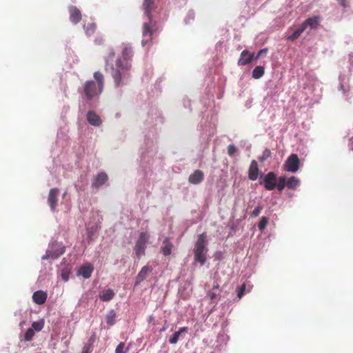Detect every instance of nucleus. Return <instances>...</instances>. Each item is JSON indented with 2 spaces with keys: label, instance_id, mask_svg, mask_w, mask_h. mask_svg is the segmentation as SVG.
Wrapping results in <instances>:
<instances>
[{
  "label": "nucleus",
  "instance_id": "f8f14e48",
  "mask_svg": "<svg viewBox=\"0 0 353 353\" xmlns=\"http://www.w3.org/2000/svg\"><path fill=\"white\" fill-rule=\"evenodd\" d=\"M259 176V165L255 160H252L250 163L248 170V178L251 181H255Z\"/></svg>",
  "mask_w": 353,
  "mask_h": 353
},
{
  "label": "nucleus",
  "instance_id": "b1692460",
  "mask_svg": "<svg viewBox=\"0 0 353 353\" xmlns=\"http://www.w3.org/2000/svg\"><path fill=\"white\" fill-rule=\"evenodd\" d=\"M219 290V285L214 286L213 289L210 291H209L208 295L212 302H216L220 297L219 292L217 291Z\"/></svg>",
  "mask_w": 353,
  "mask_h": 353
},
{
  "label": "nucleus",
  "instance_id": "bb28decb",
  "mask_svg": "<svg viewBox=\"0 0 353 353\" xmlns=\"http://www.w3.org/2000/svg\"><path fill=\"white\" fill-rule=\"evenodd\" d=\"M115 318H116V313H115V312L113 310H110L108 312V314L106 315V316H105L106 323L109 325H114L115 323H116Z\"/></svg>",
  "mask_w": 353,
  "mask_h": 353
},
{
  "label": "nucleus",
  "instance_id": "c756f323",
  "mask_svg": "<svg viewBox=\"0 0 353 353\" xmlns=\"http://www.w3.org/2000/svg\"><path fill=\"white\" fill-rule=\"evenodd\" d=\"M286 186V179L285 176H281L279 179V182L276 183V187L279 191H282Z\"/></svg>",
  "mask_w": 353,
  "mask_h": 353
},
{
  "label": "nucleus",
  "instance_id": "0eeeda50",
  "mask_svg": "<svg viewBox=\"0 0 353 353\" xmlns=\"http://www.w3.org/2000/svg\"><path fill=\"white\" fill-rule=\"evenodd\" d=\"M59 190L58 188H52L50 190L48 196V203L52 212H54L58 203V195Z\"/></svg>",
  "mask_w": 353,
  "mask_h": 353
},
{
  "label": "nucleus",
  "instance_id": "a211bd4d",
  "mask_svg": "<svg viewBox=\"0 0 353 353\" xmlns=\"http://www.w3.org/2000/svg\"><path fill=\"white\" fill-rule=\"evenodd\" d=\"M47 296L46 292L42 290H38L33 294L32 300L35 303L42 305L46 301Z\"/></svg>",
  "mask_w": 353,
  "mask_h": 353
},
{
  "label": "nucleus",
  "instance_id": "58836bf2",
  "mask_svg": "<svg viewBox=\"0 0 353 353\" xmlns=\"http://www.w3.org/2000/svg\"><path fill=\"white\" fill-rule=\"evenodd\" d=\"M104 42V39L101 36H99L97 37L95 39H94V43L97 44V45H101L103 44Z\"/></svg>",
  "mask_w": 353,
  "mask_h": 353
},
{
  "label": "nucleus",
  "instance_id": "ea45409f",
  "mask_svg": "<svg viewBox=\"0 0 353 353\" xmlns=\"http://www.w3.org/2000/svg\"><path fill=\"white\" fill-rule=\"evenodd\" d=\"M268 52V49L263 48L259 50V52L257 54L256 58H260L261 57L265 55Z\"/></svg>",
  "mask_w": 353,
  "mask_h": 353
},
{
  "label": "nucleus",
  "instance_id": "4be33fe9",
  "mask_svg": "<svg viewBox=\"0 0 353 353\" xmlns=\"http://www.w3.org/2000/svg\"><path fill=\"white\" fill-rule=\"evenodd\" d=\"M188 330L187 327H183L179 329V331L176 332L172 337L170 338L169 342L171 344H175L179 341V336L182 333L187 332Z\"/></svg>",
  "mask_w": 353,
  "mask_h": 353
},
{
  "label": "nucleus",
  "instance_id": "9b49d317",
  "mask_svg": "<svg viewBox=\"0 0 353 353\" xmlns=\"http://www.w3.org/2000/svg\"><path fill=\"white\" fill-rule=\"evenodd\" d=\"M70 20L73 24L78 23L81 20V11L74 6L69 7Z\"/></svg>",
  "mask_w": 353,
  "mask_h": 353
},
{
  "label": "nucleus",
  "instance_id": "20e7f679",
  "mask_svg": "<svg viewBox=\"0 0 353 353\" xmlns=\"http://www.w3.org/2000/svg\"><path fill=\"white\" fill-rule=\"evenodd\" d=\"M206 244L205 234L204 233L199 234L194 246V254L195 261L199 262L201 265H203L206 261L205 254L208 252Z\"/></svg>",
  "mask_w": 353,
  "mask_h": 353
},
{
  "label": "nucleus",
  "instance_id": "6ab92c4d",
  "mask_svg": "<svg viewBox=\"0 0 353 353\" xmlns=\"http://www.w3.org/2000/svg\"><path fill=\"white\" fill-rule=\"evenodd\" d=\"M87 119L90 124L94 126H99L101 124V120L99 115L93 111H89L87 114Z\"/></svg>",
  "mask_w": 353,
  "mask_h": 353
},
{
  "label": "nucleus",
  "instance_id": "9d476101",
  "mask_svg": "<svg viewBox=\"0 0 353 353\" xmlns=\"http://www.w3.org/2000/svg\"><path fill=\"white\" fill-rule=\"evenodd\" d=\"M152 268L151 267L148 265L143 266L136 277L135 285H139L140 283L144 281L152 272Z\"/></svg>",
  "mask_w": 353,
  "mask_h": 353
},
{
  "label": "nucleus",
  "instance_id": "cd10ccee",
  "mask_svg": "<svg viewBox=\"0 0 353 353\" xmlns=\"http://www.w3.org/2000/svg\"><path fill=\"white\" fill-rule=\"evenodd\" d=\"M264 74V68L263 66H256L252 71V77L259 79Z\"/></svg>",
  "mask_w": 353,
  "mask_h": 353
},
{
  "label": "nucleus",
  "instance_id": "4468645a",
  "mask_svg": "<svg viewBox=\"0 0 353 353\" xmlns=\"http://www.w3.org/2000/svg\"><path fill=\"white\" fill-rule=\"evenodd\" d=\"M174 245L170 241V239L166 237L163 241V244L161 247V252L165 256H168L171 254Z\"/></svg>",
  "mask_w": 353,
  "mask_h": 353
},
{
  "label": "nucleus",
  "instance_id": "c85d7f7f",
  "mask_svg": "<svg viewBox=\"0 0 353 353\" xmlns=\"http://www.w3.org/2000/svg\"><path fill=\"white\" fill-rule=\"evenodd\" d=\"M44 327V321L43 319H41L37 321H34L32 323V327L34 331L39 332L41 331Z\"/></svg>",
  "mask_w": 353,
  "mask_h": 353
},
{
  "label": "nucleus",
  "instance_id": "7ed1b4c3",
  "mask_svg": "<svg viewBox=\"0 0 353 353\" xmlns=\"http://www.w3.org/2000/svg\"><path fill=\"white\" fill-rule=\"evenodd\" d=\"M93 76L97 83L94 81H87L84 85V93L88 100L100 94L103 89V74L100 72H95Z\"/></svg>",
  "mask_w": 353,
  "mask_h": 353
},
{
  "label": "nucleus",
  "instance_id": "e433bc0d",
  "mask_svg": "<svg viewBox=\"0 0 353 353\" xmlns=\"http://www.w3.org/2000/svg\"><path fill=\"white\" fill-rule=\"evenodd\" d=\"M236 152V148L234 145H230L228 147V153L230 156H233L234 154Z\"/></svg>",
  "mask_w": 353,
  "mask_h": 353
},
{
  "label": "nucleus",
  "instance_id": "72a5a7b5",
  "mask_svg": "<svg viewBox=\"0 0 353 353\" xmlns=\"http://www.w3.org/2000/svg\"><path fill=\"white\" fill-rule=\"evenodd\" d=\"M263 210L262 205H258L255 209L252 212L251 216L253 217H256L259 215L261 210Z\"/></svg>",
  "mask_w": 353,
  "mask_h": 353
},
{
  "label": "nucleus",
  "instance_id": "f3484780",
  "mask_svg": "<svg viewBox=\"0 0 353 353\" xmlns=\"http://www.w3.org/2000/svg\"><path fill=\"white\" fill-rule=\"evenodd\" d=\"M108 176L105 172H101L97 174L92 182V186L99 188L108 181Z\"/></svg>",
  "mask_w": 353,
  "mask_h": 353
},
{
  "label": "nucleus",
  "instance_id": "dca6fc26",
  "mask_svg": "<svg viewBox=\"0 0 353 353\" xmlns=\"http://www.w3.org/2000/svg\"><path fill=\"white\" fill-rule=\"evenodd\" d=\"M204 179L203 172L200 170H196L192 174L189 176L188 181L192 184H199Z\"/></svg>",
  "mask_w": 353,
  "mask_h": 353
},
{
  "label": "nucleus",
  "instance_id": "4c0bfd02",
  "mask_svg": "<svg viewBox=\"0 0 353 353\" xmlns=\"http://www.w3.org/2000/svg\"><path fill=\"white\" fill-rule=\"evenodd\" d=\"M96 341V334L94 333L93 334H92V336L90 337L87 344H90V345H94V343Z\"/></svg>",
  "mask_w": 353,
  "mask_h": 353
},
{
  "label": "nucleus",
  "instance_id": "7c9ffc66",
  "mask_svg": "<svg viewBox=\"0 0 353 353\" xmlns=\"http://www.w3.org/2000/svg\"><path fill=\"white\" fill-rule=\"evenodd\" d=\"M34 336V331L33 330L32 328H29L28 329V330L26 332L25 334H24V340L26 341H30L32 340L33 337Z\"/></svg>",
  "mask_w": 353,
  "mask_h": 353
},
{
  "label": "nucleus",
  "instance_id": "a19ab883",
  "mask_svg": "<svg viewBox=\"0 0 353 353\" xmlns=\"http://www.w3.org/2000/svg\"><path fill=\"white\" fill-rule=\"evenodd\" d=\"M339 1V3H340V5L345 8H347V0H337Z\"/></svg>",
  "mask_w": 353,
  "mask_h": 353
},
{
  "label": "nucleus",
  "instance_id": "6e6552de",
  "mask_svg": "<svg viewBox=\"0 0 353 353\" xmlns=\"http://www.w3.org/2000/svg\"><path fill=\"white\" fill-rule=\"evenodd\" d=\"M276 175L274 172H270L268 173L263 179L264 187L268 190H272L276 188Z\"/></svg>",
  "mask_w": 353,
  "mask_h": 353
},
{
  "label": "nucleus",
  "instance_id": "aec40b11",
  "mask_svg": "<svg viewBox=\"0 0 353 353\" xmlns=\"http://www.w3.org/2000/svg\"><path fill=\"white\" fill-rule=\"evenodd\" d=\"M94 270L93 265L90 263L81 266L78 273L82 275L85 279H89L91 276L92 272Z\"/></svg>",
  "mask_w": 353,
  "mask_h": 353
},
{
  "label": "nucleus",
  "instance_id": "ddd939ff",
  "mask_svg": "<svg viewBox=\"0 0 353 353\" xmlns=\"http://www.w3.org/2000/svg\"><path fill=\"white\" fill-rule=\"evenodd\" d=\"M254 57V53H250L247 50H244L241 53L238 64L240 65H245L250 63Z\"/></svg>",
  "mask_w": 353,
  "mask_h": 353
},
{
  "label": "nucleus",
  "instance_id": "c9c22d12",
  "mask_svg": "<svg viewBox=\"0 0 353 353\" xmlns=\"http://www.w3.org/2000/svg\"><path fill=\"white\" fill-rule=\"evenodd\" d=\"M245 284H243L238 290L237 291V296L239 299H241L243 294H244V292H245Z\"/></svg>",
  "mask_w": 353,
  "mask_h": 353
},
{
  "label": "nucleus",
  "instance_id": "a878e982",
  "mask_svg": "<svg viewBox=\"0 0 353 353\" xmlns=\"http://www.w3.org/2000/svg\"><path fill=\"white\" fill-rule=\"evenodd\" d=\"M304 31V27H302L301 25L300 27L296 29L291 35L288 37L287 39L293 41L297 39Z\"/></svg>",
  "mask_w": 353,
  "mask_h": 353
},
{
  "label": "nucleus",
  "instance_id": "423d86ee",
  "mask_svg": "<svg viewBox=\"0 0 353 353\" xmlns=\"http://www.w3.org/2000/svg\"><path fill=\"white\" fill-rule=\"evenodd\" d=\"M300 167V160L298 155L296 154H290L286 159L283 168L287 172L295 173L296 172Z\"/></svg>",
  "mask_w": 353,
  "mask_h": 353
},
{
  "label": "nucleus",
  "instance_id": "5701e85b",
  "mask_svg": "<svg viewBox=\"0 0 353 353\" xmlns=\"http://www.w3.org/2000/svg\"><path fill=\"white\" fill-rule=\"evenodd\" d=\"M114 296V292L112 290L108 289L104 292L101 294L99 295V298L103 301H109L113 299Z\"/></svg>",
  "mask_w": 353,
  "mask_h": 353
},
{
  "label": "nucleus",
  "instance_id": "f257e3e1",
  "mask_svg": "<svg viewBox=\"0 0 353 353\" xmlns=\"http://www.w3.org/2000/svg\"><path fill=\"white\" fill-rule=\"evenodd\" d=\"M115 56L114 50L111 48L108 50V55L105 58V70L112 77L115 87L118 88L126 84L130 77L132 64L130 63H124L121 57H117L115 65L110 63Z\"/></svg>",
  "mask_w": 353,
  "mask_h": 353
},
{
  "label": "nucleus",
  "instance_id": "f704fd0d",
  "mask_svg": "<svg viewBox=\"0 0 353 353\" xmlns=\"http://www.w3.org/2000/svg\"><path fill=\"white\" fill-rule=\"evenodd\" d=\"M93 350V346L90 344H85L82 350V353H91Z\"/></svg>",
  "mask_w": 353,
  "mask_h": 353
},
{
  "label": "nucleus",
  "instance_id": "2f4dec72",
  "mask_svg": "<svg viewBox=\"0 0 353 353\" xmlns=\"http://www.w3.org/2000/svg\"><path fill=\"white\" fill-rule=\"evenodd\" d=\"M271 154H272V152H271L270 150L266 148L265 150H264L262 155L259 158V159L260 161L263 162V161L267 160L268 158H270L271 157Z\"/></svg>",
  "mask_w": 353,
  "mask_h": 353
},
{
  "label": "nucleus",
  "instance_id": "79ce46f5",
  "mask_svg": "<svg viewBox=\"0 0 353 353\" xmlns=\"http://www.w3.org/2000/svg\"><path fill=\"white\" fill-rule=\"evenodd\" d=\"M61 277H62L63 280H64L65 281H67L69 278L68 273L67 272H63L61 273Z\"/></svg>",
  "mask_w": 353,
  "mask_h": 353
},
{
  "label": "nucleus",
  "instance_id": "2eb2a0df",
  "mask_svg": "<svg viewBox=\"0 0 353 353\" xmlns=\"http://www.w3.org/2000/svg\"><path fill=\"white\" fill-rule=\"evenodd\" d=\"M133 57V51L132 48L128 45H124L120 57L124 63H130Z\"/></svg>",
  "mask_w": 353,
  "mask_h": 353
},
{
  "label": "nucleus",
  "instance_id": "1a4fd4ad",
  "mask_svg": "<svg viewBox=\"0 0 353 353\" xmlns=\"http://www.w3.org/2000/svg\"><path fill=\"white\" fill-rule=\"evenodd\" d=\"M321 20V17L320 16H314L305 20L301 26L304 27L305 30L307 27H310V29H316L320 24Z\"/></svg>",
  "mask_w": 353,
  "mask_h": 353
},
{
  "label": "nucleus",
  "instance_id": "39448f33",
  "mask_svg": "<svg viewBox=\"0 0 353 353\" xmlns=\"http://www.w3.org/2000/svg\"><path fill=\"white\" fill-rule=\"evenodd\" d=\"M149 235L144 232L140 233L138 240L134 246V252L138 258L145 255L146 243L148 241Z\"/></svg>",
  "mask_w": 353,
  "mask_h": 353
},
{
  "label": "nucleus",
  "instance_id": "393cba45",
  "mask_svg": "<svg viewBox=\"0 0 353 353\" xmlns=\"http://www.w3.org/2000/svg\"><path fill=\"white\" fill-rule=\"evenodd\" d=\"M83 28L86 35L90 37L96 32L97 25L94 23H88V24H85Z\"/></svg>",
  "mask_w": 353,
  "mask_h": 353
},
{
  "label": "nucleus",
  "instance_id": "412c9836",
  "mask_svg": "<svg viewBox=\"0 0 353 353\" xmlns=\"http://www.w3.org/2000/svg\"><path fill=\"white\" fill-rule=\"evenodd\" d=\"M300 184V180L294 176L290 177L286 181V186L289 189L294 190L296 189Z\"/></svg>",
  "mask_w": 353,
  "mask_h": 353
},
{
  "label": "nucleus",
  "instance_id": "473e14b6",
  "mask_svg": "<svg viewBox=\"0 0 353 353\" xmlns=\"http://www.w3.org/2000/svg\"><path fill=\"white\" fill-rule=\"evenodd\" d=\"M268 223V218L265 216H263L261 219V221H259L258 224V228L261 231L264 230V229L266 228Z\"/></svg>",
  "mask_w": 353,
  "mask_h": 353
},
{
  "label": "nucleus",
  "instance_id": "f03ea898",
  "mask_svg": "<svg viewBox=\"0 0 353 353\" xmlns=\"http://www.w3.org/2000/svg\"><path fill=\"white\" fill-rule=\"evenodd\" d=\"M154 8V1L152 0H144L143 9L145 15L148 18V22H145L142 28L143 39L141 43L145 46L152 40V36L156 31V22L152 19V10Z\"/></svg>",
  "mask_w": 353,
  "mask_h": 353
}]
</instances>
